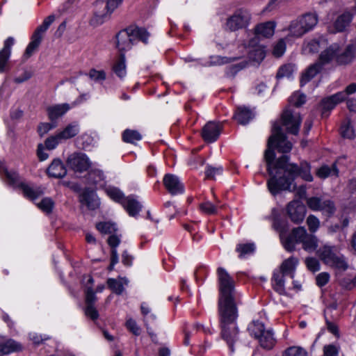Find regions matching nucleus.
Listing matches in <instances>:
<instances>
[{"instance_id":"9b49d317","label":"nucleus","mask_w":356,"mask_h":356,"mask_svg":"<svg viewBox=\"0 0 356 356\" xmlns=\"http://www.w3.org/2000/svg\"><path fill=\"white\" fill-rule=\"evenodd\" d=\"M282 125L285 127L287 133L297 135L299 132L302 118L299 113L291 110L284 111L281 117Z\"/></svg>"},{"instance_id":"ea45409f","label":"nucleus","mask_w":356,"mask_h":356,"mask_svg":"<svg viewBox=\"0 0 356 356\" xmlns=\"http://www.w3.org/2000/svg\"><path fill=\"white\" fill-rule=\"evenodd\" d=\"M254 243H239L236 247V251L238 253L240 259H245L248 256L252 254L255 251Z\"/></svg>"},{"instance_id":"a18cd8bd","label":"nucleus","mask_w":356,"mask_h":356,"mask_svg":"<svg viewBox=\"0 0 356 356\" xmlns=\"http://www.w3.org/2000/svg\"><path fill=\"white\" fill-rule=\"evenodd\" d=\"M141 139L140 134L136 130L126 129L122 133V140L125 143H134Z\"/></svg>"},{"instance_id":"6e6d98bb","label":"nucleus","mask_w":356,"mask_h":356,"mask_svg":"<svg viewBox=\"0 0 356 356\" xmlns=\"http://www.w3.org/2000/svg\"><path fill=\"white\" fill-rule=\"evenodd\" d=\"M283 356H308L307 352L301 347L291 346L284 353Z\"/></svg>"},{"instance_id":"7c9ffc66","label":"nucleus","mask_w":356,"mask_h":356,"mask_svg":"<svg viewBox=\"0 0 356 356\" xmlns=\"http://www.w3.org/2000/svg\"><path fill=\"white\" fill-rule=\"evenodd\" d=\"M259 340L260 346L266 350L272 349L275 345L276 341L272 330H265L261 336L256 338Z\"/></svg>"},{"instance_id":"603ef678","label":"nucleus","mask_w":356,"mask_h":356,"mask_svg":"<svg viewBox=\"0 0 356 356\" xmlns=\"http://www.w3.org/2000/svg\"><path fill=\"white\" fill-rule=\"evenodd\" d=\"M63 142V140L56 133L55 135L48 137L44 141V146L49 150L54 149L58 144Z\"/></svg>"},{"instance_id":"72a5a7b5","label":"nucleus","mask_w":356,"mask_h":356,"mask_svg":"<svg viewBox=\"0 0 356 356\" xmlns=\"http://www.w3.org/2000/svg\"><path fill=\"white\" fill-rule=\"evenodd\" d=\"M328 42L323 36H320L318 38L310 40L306 45L305 51L309 53H316L321 49L325 47Z\"/></svg>"},{"instance_id":"aec40b11","label":"nucleus","mask_w":356,"mask_h":356,"mask_svg":"<svg viewBox=\"0 0 356 356\" xmlns=\"http://www.w3.org/2000/svg\"><path fill=\"white\" fill-rule=\"evenodd\" d=\"M14 44L15 39L13 37H8L3 42V47L0 50V73L7 70L11 49Z\"/></svg>"},{"instance_id":"2f4dec72","label":"nucleus","mask_w":356,"mask_h":356,"mask_svg":"<svg viewBox=\"0 0 356 356\" xmlns=\"http://www.w3.org/2000/svg\"><path fill=\"white\" fill-rule=\"evenodd\" d=\"M234 118L238 123L245 125L254 118V113L245 106H239L236 109Z\"/></svg>"},{"instance_id":"338daca9","label":"nucleus","mask_w":356,"mask_h":356,"mask_svg":"<svg viewBox=\"0 0 356 356\" xmlns=\"http://www.w3.org/2000/svg\"><path fill=\"white\" fill-rule=\"evenodd\" d=\"M339 352V347L334 345L329 344L323 347L324 356H338Z\"/></svg>"},{"instance_id":"a878e982","label":"nucleus","mask_w":356,"mask_h":356,"mask_svg":"<svg viewBox=\"0 0 356 356\" xmlns=\"http://www.w3.org/2000/svg\"><path fill=\"white\" fill-rule=\"evenodd\" d=\"M356 46L354 44H348L343 51L339 48V52L337 56V63L338 65H347L350 63L355 56Z\"/></svg>"},{"instance_id":"864d4df0","label":"nucleus","mask_w":356,"mask_h":356,"mask_svg":"<svg viewBox=\"0 0 356 356\" xmlns=\"http://www.w3.org/2000/svg\"><path fill=\"white\" fill-rule=\"evenodd\" d=\"M108 287L116 294L120 295L123 293L124 287L123 282L113 278H110L107 281Z\"/></svg>"},{"instance_id":"5701e85b","label":"nucleus","mask_w":356,"mask_h":356,"mask_svg":"<svg viewBox=\"0 0 356 356\" xmlns=\"http://www.w3.org/2000/svg\"><path fill=\"white\" fill-rule=\"evenodd\" d=\"M243 55L240 56L241 58L243 57L245 54L248 55V58L253 61L260 63L266 56V54L263 48L261 46H253L246 47L245 45L239 47Z\"/></svg>"},{"instance_id":"412c9836","label":"nucleus","mask_w":356,"mask_h":356,"mask_svg":"<svg viewBox=\"0 0 356 356\" xmlns=\"http://www.w3.org/2000/svg\"><path fill=\"white\" fill-rule=\"evenodd\" d=\"M76 106L74 102L71 105L67 103L55 104L47 108L48 118L51 121H55L63 116L68 111Z\"/></svg>"},{"instance_id":"4be33fe9","label":"nucleus","mask_w":356,"mask_h":356,"mask_svg":"<svg viewBox=\"0 0 356 356\" xmlns=\"http://www.w3.org/2000/svg\"><path fill=\"white\" fill-rule=\"evenodd\" d=\"M339 52V44L334 43L321 53L318 63H321L323 67L325 65L328 64L333 60L337 63V56Z\"/></svg>"},{"instance_id":"ddd939ff","label":"nucleus","mask_w":356,"mask_h":356,"mask_svg":"<svg viewBox=\"0 0 356 356\" xmlns=\"http://www.w3.org/2000/svg\"><path fill=\"white\" fill-rule=\"evenodd\" d=\"M308 207L312 211H319L328 216L333 215L336 211L334 203L330 200L312 197L307 200Z\"/></svg>"},{"instance_id":"bb28decb","label":"nucleus","mask_w":356,"mask_h":356,"mask_svg":"<svg viewBox=\"0 0 356 356\" xmlns=\"http://www.w3.org/2000/svg\"><path fill=\"white\" fill-rule=\"evenodd\" d=\"M67 170L59 159H54L47 168V174L54 178H62L65 176Z\"/></svg>"},{"instance_id":"cd10ccee","label":"nucleus","mask_w":356,"mask_h":356,"mask_svg":"<svg viewBox=\"0 0 356 356\" xmlns=\"http://www.w3.org/2000/svg\"><path fill=\"white\" fill-rule=\"evenodd\" d=\"M286 276V275L277 270H275L273 273L271 280L272 286L273 289L280 295L286 293L284 277Z\"/></svg>"},{"instance_id":"4c0bfd02","label":"nucleus","mask_w":356,"mask_h":356,"mask_svg":"<svg viewBox=\"0 0 356 356\" xmlns=\"http://www.w3.org/2000/svg\"><path fill=\"white\" fill-rule=\"evenodd\" d=\"M353 19V16L350 13L346 12L339 15L334 22V28L336 31H343L349 25Z\"/></svg>"},{"instance_id":"79ce46f5","label":"nucleus","mask_w":356,"mask_h":356,"mask_svg":"<svg viewBox=\"0 0 356 356\" xmlns=\"http://www.w3.org/2000/svg\"><path fill=\"white\" fill-rule=\"evenodd\" d=\"M265 330L264 324L258 320L252 321L248 326V331L250 335L255 339L261 336Z\"/></svg>"},{"instance_id":"69168bd1","label":"nucleus","mask_w":356,"mask_h":356,"mask_svg":"<svg viewBox=\"0 0 356 356\" xmlns=\"http://www.w3.org/2000/svg\"><path fill=\"white\" fill-rule=\"evenodd\" d=\"M86 304V305H94L97 300L95 292L91 286H87L85 289Z\"/></svg>"},{"instance_id":"2eb2a0df","label":"nucleus","mask_w":356,"mask_h":356,"mask_svg":"<svg viewBox=\"0 0 356 356\" xmlns=\"http://www.w3.org/2000/svg\"><path fill=\"white\" fill-rule=\"evenodd\" d=\"M67 163L74 171L79 172L86 171L91 164L88 157L81 152L70 154L67 159Z\"/></svg>"},{"instance_id":"3c124183","label":"nucleus","mask_w":356,"mask_h":356,"mask_svg":"<svg viewBox=\"0 0 356 356\" xmlns=\"http://www.w3.org/2000/svg\"><path fill=\"white\" fill-rule=\"evenodd\" d=\"M341 132L343 138L350 139H353L355 138V131L348 119L343 123L341 127Z\"/></svg>"},{"instance_id":"49530a36","label":"nucleus","mask_w":356,"mask_h":356,"mask_svg":"<svg viewBox=\"0 0 356 356\" xmlns=\"http://www.w3.org/2000/svg\"><path fill=\"white\" fill-rule=\"evenodd\" d=\"M297 70V68L295 65L293 64H286L284 65H282L280 67L277 74V78H284L287 77L290 78L293 72Z\"/></svg>"},{"instance_id":"6e6552de","label":"nucleus","mask_w":356,"mask_h":356,"mask_svg":"<svg viewBox=\"0 0 356 356\" xmlns=\"http://www.w3.org/2000/svg\"><path fill=\"white\" fill-rule=\"evenodd\" d=\"M54 19V15H51L48 16L44 19L42 24L35 30L31 38V42L25 49L24 54L25 59L30 58L38 49L42 42L44 33L53 23Z\"/></svg>"},{"instance_id":"dca6fc26","label":"nucleus","mask_w":356,"mask_h":356,"mask_svg":"<svg viewBox=\"0 0 356 356\" xmlns=\"http://www.w3.org/2000/svg\"><path fill=\"white\" fill-rule=\"evenodd\" d=\"M286 211L291 221L298 224L302 222L305 218L306 208L300 201L293 200L288 204Z\"/></svg>"},{"instance_id":"8fccbe9b","label":"nucleus","mask_w":356,"mask_h":356,"mask_svg":"<svg viewBox=\"0 0 356 356\" xmlns=\"http://www.w3.org/2000/svg\"><path fill=\"white\" fill-rule=\"evenodd\" d=\"M223 168L221 165L213 166L207 165L205 168V176L207 179H215L216 177L222 175Z\"/></svg>"},{"instance_id":"13d9d810","label":"nucleus","mask_w":356,"mask_h":356,"mask_svg":"<svg viewBox=\"0 0 356 356\" xmlns=\"http://www.w3.org/2000/svg\"><path fill=\"white\" fill-rule=\"evenodd\" d=\"M286 51L284 39H280L273 47V54L275 57H281Z\"/></svg>"},{"instance_id":"09e8293b","label":"nucleus","mask_w":356,"mask_h":356,"mask_svg":"<svg viewBox=\"0 0 356 356\" xmlns=\"http://www.w3.org/2000/svg\"><path fill=\"white\" fill-rule=\"evenodd\" d=\"M107 195L116 202L122 204V202L126 198L123 193L118 188L111 187L106 189Z\"/></svg>"},{"instance_id":"5fc2aeb1","label":"nucleus","mask_w":356,"mask_h":356,"mask_svg":"<svg viewBox=\"0 0 356 356\" xmlns=\"http://www.w3.org/2000/svg\"><path fill=\"white\" fill-rule=\"evenodd\" d=\"M248 61L243 60L238 64L233 65L226 70V75L229 77H234L235 74L248 65Z\"/></svg>"},{"instance_id":"393cba45","label":"nucleus","mask_w":356,"mask_h":356,"mask_svg":"<svg viewBox=\"0 0 356 356\" xmlns=\"http://www.w3.org/2000/svg\"><path fill=\"white\" fill-rule=\"evenodd\" d=\"M323 69L322 65L318 62L310 65L302 74L300 86L302 87L314 78Z\"/></svg>"},{"instance_id":"37998d69","label":"nucleus","mask_w":356,"mask_h":356,"mask_svg":"<svg viewBox=\"0 0 356 356\" xmlns=\"http://www.w3.org/2000/svg\"><path fill=\"white\" fill-rule=\"evenodd\" d=\"M241 56H212L209 58V65H222L240 59Z\"/></svg>"},{"instance_id":"a211bd4d","label":"nucleus","mask_w":356,"mask_h":356,"mask_svg":"<svg viewBox=\"0 0 356 356\" xmlns=\"http://www.w3.org/2000/svg\"><path fill=\"white\" fill-rule=\"evenodd\" d=\"M222 129L221 124L213 121L208 122L202 129V137L207 143H213L218 138Z\"/></svg>"},{"instance_id":"f3484780","label":"nucleus","mask_w":356,"mask_h":356,"mask_svg":"<svg viewBox=\"0 0 356 356\" xmlns=\"http://www.w3.org/2000/svg\"><path fill=\"white\" fill-rule=\"evenodd\" d=\"M163 183L172 195L183 194L184 193V185L180 179L173 174H166L163 179Z\"/></svg>"},{"instance_id":"39448f33","label":"nucleus","mask_w":356,"mask_h":356,"mask_svg":"<svg viewBox=\"0 0 356 356\" xmlns=\"http://www.w3.org/2000/svg\"><path fill=\"white\" fill-rule=\"evenodd\" d=\"M0 175L4 181L10 186L19 188L24 195L31 200L37 199L43 194L41 186L29 185L23 182L16 171L8 170L4 165H0Z\"/></svg>"},{"instance_id":"e2e57ef3","label":"nucleus","mask_w":356,"mask_h":356,"mask_svg":"<svg viewBox=\"0 0 356 356\" xmlns=\"http://www.w3.org/2000/svg\"><path fill=\"white\" fill-rule=\"evenodd\" d=\"M88 75L92 80L96 82H102L106 79V73L104 70L92 69L90 70Z\"/></svg>"},{"instance_id":"680f3d73","label":"nucleus","mask_w":356,"mask_h":356,"mask_svg":"<svg viewBox=\"0 0 356 356\" xmlns=\"http://www.w3.org/2000/svg\"><path fill=\"white\" fill-rule=\"evenodd\" d=\"M307 225L309 227V230L314 233L318 230L320 226V221L315 216L309 215L307 218Z\"/></svg>"},{"instance_id":"052dcab7","label":"nucleus","mask_w":356,"mask_h":356,"mask_svg":"<svg viewBox=\"0 0 356 356\" xmlns=\"http://www.w3.org/2000/svg\"><path fill=\"white\" fill-rule=\"evenodd\" d=\"M57 126L56 122H42L40 123L38 127V132L40 136H43L51 129L56 128Z\"/></svg>"},{"instance_id":"c03bdc74","label":"nucleus","mask_w":356,"mask_h":356,"mask_svg":"<svg viewBox=\"0 0 356 356\" xmlns=\"http://www.w3.org/2000/svg\"><path fill=\"white\" fill-rule=\"evenodd\" d=\"M97 229L104 234H111L117 231V226L111 222H100L96 225Z\"/></svg>"},{"instance_id":"0eeeda50","label":"nucleus","mask_w":356,"mask_h":356,"mask_svg":"<svg viewBox=\"0 0 356 356\" xmlns=\"http://www.w3.org/2000/svg\"><path fill=\"white\" fill-rule=\"evenodd\" d=\"M122 1L123 0H97L91 24L93 25L102 24Z\"/></svg>"},{"instance_id":"f257e3e1","label":"nucleus","mask_w":356,"mask_h":356,"mask_svg":"<svg viewBox=\"0 0 356 356\" xmlns=\"http://www.w3.org/2000/svg\"><path fill=\"white\" fill-rule=\"evenodd\" d=\"M282 153L289 152L292 144L288 141L280 124L275 122L272 127V134L268 140L267 149L264 153V160L267 165V171L271 177L267 181L269 191L273 195L280 191H294L296 185L294 180L298 176L307 181H312L313 177L311 174L310 165L303 161L298 166L294 163H288L289 157L282 155L275 161V149Z\"/></svg>"},{"instance_id":"bf43d9fd","label":"nucleus","mask_w":356,"mask_h":356,"mask_svg":"<svg viewBox=\"0 0 356 356\" xmlns=\"http://www.w3.org/2000/svg\"><path fill=\"white\" fill-rule=\"evenodd\" d=\"M291 104L298 107L304 104L306 102V96L304 94L298 92H294L289 98Z\"/></svg>"},{"instance_id":"774afa93","label":"nucleus","mask_w":356,"mask_h":356,"mask_svg":"<svg viewBox=\"0 0 356 356\" xmlns=\"http://www.w3.org/2000/svg\"><path fill=\"white\" fill-rule=\"evenodd\" d=\"M305 264L307 268L312 272H316L320 270L319 261L316 258H307L305 260Z\"/></svg>"},{"instance_id":"c756f323","label":"nucleus","mask_w":356,"mask_h":356,"mask_svg":"<svg viewBox=\"0 0 356 356\" xmlns=\"http://www.w3.org/2000/svg\"><path fill=\"white\" fill-rule=\"evenodd\" d=\"M275 24L273 22H267L257 25L255 28L257 38H270L275 33Z\"/></svg>"},{"instance_id":"e433bc0d","label":"nucleus","mask_w":356,"mask_h":356,"mask_svg":"<svg viewBox=\"0 0 356 356\" xmlns=\"http://www.w3.org/2000/svg\"><path fill=\"white\" fill-rule=\"evenodd\" d=\"M113 72L120 79L124 77L127 74L125 56L124 54H120L119 58L114 63Z\"/></svg>"},{"instance_id":"c85d7f7f","label":"nucleus","mask_w":356,"mask_h":356,"mask_svg":"<svg viewBox=\"0 0 356 356\" xmlns=\"http://www.w3.org/2000/svg\"><path fill=\"white\" fill-rule=\"evenodd\" d=\"M298 264V259L294 257H291L283 261L280 269L277 270L288 275L291 278H293Z\"/></svg>"},{"instance_id":"9d476101","label":"nucleus","mask_w":356,"mask_h":356,"mask_svg":"<svg viewBox=\"0 0 356 356\" xmlns=\"http://www.w3.org/2000/svg\"><path fill=\"white\" fill-rule=\"evenodd\" d=\"M291 241L293 242V249L295 250L296 243H302V248L306 251H314L318 246V240L314 235L309 234L304 227H298L293 229L291 231Z\"/></svg>"},{"instance_id":"f704fd0d","label":"nucleus","mask_w":356,"mask_h":356,"mask_svg":"<svg viewBox=\"0 0 356 356\" xmlns=\"http://www.w3.org/2000/svg\"><path fill=\"white\" fill-rule=\"evenodd\" d=\"M288 30L289 31V36L293 38H300L305 34L307 31L302 25L301 22L298 18L293 20L289 26Z\"/></svg>"},{"instance_id":"7ed1b4c3","label":"nucleus","mask_w":356,"mask_h":356,"mask_svg":"<svg viewBox=\"0 0 356 356\" xmlns=\"http://www.w3.org/2000/svg\"><path fill=\"white\" fill-rule=\"evenodd\" d=\"M356 92V83H353L348 86L343 91L338 92L332 95L323 98L321 102L322 116L327 118L330 113L337 105L346 101L347 107L350 112L356 111L355 99L350 96Z\"/></svg>"},{"instance_id":"423d86ee","label":"nucleus","mask_w":356,"mask_h":356,"mask_svg":"<svg viewBox=\"0 0 356 356\" xmlns=\"http://www.w3.org/2000/svg\"><path fill=\"white\" fill-rule=\"evenodd\" d=\"M317 253L326 265L341 271L347 270L348 267L347 262L334 246L324 245L318 250Z\"/></svg>"},{"instance_id":"f8f14e48","label":"nucleus","mask_w":356,"mask_h":356,"mask_svg":"<svg viewBox=\"0 0 356 356\" xmlns=\"http://www.w3.org/2000/svg\"><path fill=\"white\" fill-rule=\"evenodd\" d=\"M250 20V13L245 10H238L230 16L226 22V28L231 31L245 28Z\"/></svg>"},{"instance_id":"f03ea898","label":"nucleus","mask_w":356,"mask_h":356,"mask_svg":"<svg viewBox=\"0 0 356 356\" xmlns=\"http://www.w3.org/2000/svg\"><path fill=\"white\" fill-rule=\"evenodd\" d=\"M217 275L219 286L218 301L219 325L237 323L240 294L234 288V280L227 270L221 267L218 268Z\"/></svg>"},{"instance_id":"6ab92c4d","label":"nucleus","mask_w":356,"mask_h":356,"mask_svg":"<svg viewBox=\"0 0 356 356\" xmlns=\"http://www.w3.org/2000/svg\"><path fill=\"white\" fill-rule=\"evenodd\" d=\"M79 202L90 210H95L99 206V200L95 192L90 188H85L79 195Z\"/></svg>"},{"instance_id":"a19ab883","label":"nucleus","mask_w":356,"mask_h":356,"mask_svg":"<svg viewBox=\"0 0 356 356\" xmlns=\"http://www.w3.org/2000/svg\"><path fill=\"white\" fill-rule=\"evenodd\" d=\"M317 176L321 179H325L330 176H338L339 170L336 163H332L331 166L324 165L321 166L316 172Z\"/></svg>"},{"instance_id":"4468645a","label":"nucleus","mask_w":356,"mask_h":356,"mask_svg":"<svg viewBox=\"0 0 356 356\" xmlns=\"http://www.w3.org/2000/svg\"><path fill=\"white\" fill-rule=\"evenodd\" d=\"M220 336L227 344L230 351L234 352V345L238 340V327L237 323L219 325Z\"/></svg>"},{"instance_id":"c9c22d12","label":"nucleus","mask_w":356,"mask_h":356,"mask_svg":"<svg viewBox=\"0 0 356 356\" xmlns=\"http://www.w3.org/2000/svg\"><path fill=\"white\" fill-rule=\"evenodd\" d=\"M22 350V346L13 339L0 343V355H8Z\"/></svg>"},{"instance_id":"1a4fd4ad","label":"nucleus","mask_w":356,"mask_h":356,"mask_svg":"<svg viewBox=\"0 0 356 356\" xmlns=\"http://www.w3.org/2000/svg\"><path fill=\"white\" fill-rule=\"evenodd\" d=\"M273 221V228L279 232L280 241L286 250L291 252L293 249V242L291 241V233L286 236L287 230L286 223L281 218L279 211L273 208L271 210L270 216L268 217Z\"/></svg>"},{"instance_id":"58836bf2","label":"nucleus","mask_w":356,"mask_h":356,"mask_svg":"<svg viewBox=\"0 0 356 356\" xmlns=\"http://www.w3.org/2000/svg\"><path fill=\"white\" fill-rule=\"evenodd\" d=\"M298 19L307 32L313 29L318 23V17L315 13H307Z\"/></svg>"},{"instance_id":"473e14b6","label":"nucleus","mask_w":356,"mask_h":356,"mask_svg":"<svg viewBox=\"0 0 356 356\" xmlns=\"http://www.w3.org/2000/svg\"><path fill=\"white\" fill-rule=\"evenodd\" d=\"M80 131L79 125L74 122L67 124L63 130L58 131L63 141L69 140L76 136Z\"/></svg>"},{"instance_id":"4d7b16f0","label":"nucleus","mask_w":356,"mask_h":356,"mask_svg":"<svg viewBox=\"0 0 356 356\" xmlns=\"http://www.w3.org/2000/svg\"><path fill=\"white\" fill-rule=\"evenodd\" d=\"M40 209L45 213H51L54 207V202L51 198H43L40 203L38 204Z\"/></svg>"},{"instance_id":"20e7f679","label":"nucleus","mask_w":356,"mask_h":356,"mask_svg":"<svg viewBox=\"0 0 356 356\" xmlns=\"http://www.w3.org/2000/svg\"><path fill=\"white\" fill-rule=\"evenodd\" d=\"M149 37V33L145 29L130 26L120 31L117 34L116 47L120 54H124V52L130 50L138 41H141L145 44H147Z\"/></svg>"},{"instance_id":"de8ad7c7","label":"nucleus","mask_w":356,"mask_h":356,"mask_svg":"<svg viewBox=\"0 0 356 356\" xmlns=\"http://www.w3.org/2000/svg\"><path fill=\"white\" fill-rule=\"evenodd\" d=\"M219 207H222V206L219 207L218 205L213 204L210 201H204L199 206L200 211L207 215L217 214Z\"/></svg>"},{"instance_id":"0e129e2a","label":"nucleus","mask_w":356,"mask_h":356,"mask_svg":"<svg viewBox=\"0 0 356 356\" xmlns=\"http://www.w3.org/2000/svg\"><path fill=\"white\" fill-rule=\"evenodd\" d=\"M126 327L127 330L136 336L140 334V328L137 323L133 318H129L126 321Z\"/></svg>"},{"instance_id":"b1692460","label":"nucleus","mask_w":356,"mask_h":356,"mask_svg":"<svg viewBox=\"0 0 356 356\" xmlns=\"http://www.w3.org/2000/svg\"><path fill=\"white\" fill-rule=\"evenodd\" d=\"M122 206L131 217H136L142 209V204L135 195H131L122 202Z\"/></svg>"}]
</instances>
